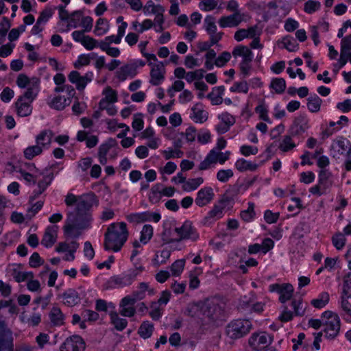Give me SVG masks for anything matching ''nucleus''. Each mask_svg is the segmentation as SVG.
<instances>
[{"label":"nucleus","mask_w":351,"mask_h":351,"mask_svg":"<svg viewBox=\"0 0 351 351\" xmlns=\"http://www.w3.org/2000/svg\"><path fill=\"white\" fill-rule=\"evenodd\" d=\"M234 176L232 169H220L217 173V179L221 182H227Z\"/></svg>","instance_id":"e2e57ef3"},{"label":"nucleus","mask_w":351,"mask_h":351,"mask_svg":"<svg viewBox=\"0 0 351 351\" xmlns=\"http://www.w3.org/2000/svg\"><path fill=\"white\" fill-rule=\"evenodd\" d=\"M204 179L201 177L197 178H191L186 180L182 185V189L185 191H192L197 189L202 183Z\"/></svg>","instance_id":"58836bf2"},{"label":"nucleus","mask_w":351,"mask_h":351,"mask_svg":"<svg viewBox=\"0 0 351 351\" xmlns=\"http://www.w3.org/2000/svg\"><path fill=\"white\" fill-rule=\"evenodd\" d=\"M308 128V119L304 116L296 117L289 129L291 136H297L303 134Z\"/></svg>","instance_id":"dca6fc26"},{"label":"nucleus","mask_w":351,"mask_h":351,"mask_svg":"<svg viewBox=\"0 0 351 351\" xmlns=\"http://www.w3.org/2000/svg\"><path fill=\"white\" fill-rule=\"evenodd\" d=\"M76 139L80 142L86 141V145L88 148H93L95 147L99 142V138L97 136H88V132L85 130L78 131L76 136Z\"/></svg>","instance_id":"b1692460"},{"label":"nucleus","mask_w":351,"mask_h":351,"mask_svg":"<svg viewBox=\"0 0 351 351\" xmlns=\"http://www.w3.org/2000/svg\"><path fill=\"white\" fill-rule=\"evenodd\" d=\"M71 103V100L66 99L65 95H57L54 97L49 105L51 108L57 110H62L66 106H68Z\"/></svg>","instance_id":"cd10ccee"},{"label":"nucleus","mask_w":351,"mask_h":351,"mask_svg":"<svg viewBox=\"0 0 351 351\" xmlns=\"http://www.w3.org/2000/svg\"><path fill=\"white\" fill-rule=\"evenodd\" d=\"M134 304H125L123 303V298L120 302V313L121 315L124 317H131L134 315L136 313V309L134 307Z\"/></svg>","instance_id":"8fccbe9b"},{"label":"nucleus","mask_w":351,"mask_h":351,"mask_svg":"<svg viewBox=\"0 0 351 351\" xmlns=\"http://www.w3.org/2000/svg\"><path fill=\"white\" fill-rule=\"evenodd\" d=\"M13 278L17 282H24L28 279H32L34 278V274L32 271H19L16 269L13 271Z\"/></svg>","instance_id":"603ef678"},{"label":"nucleus","mask_w":351,"mask_h":351,"mask_svg":"<svg viewBox=\"0 0 351 351\" xmlns=\"http://www.w3.org/2000/svg\"><path fill=\"white\" fill-rule=\"evenodd\" d=\"M226 303L219 298L207 300L202 307L204 316L210 322V328L220 325L226 317Z\"/></svg>","instance_id":"7ed1b4c3"},{"label":"nucleus","mask_w":351,"mask_h":351,"mask_svg":"<svg viewBox=\"0 0 351 351\" xmlns=\"http://www.w3.org/2000/svg\"><path fill=\"white\" fill-rule=\"evenodd\" d=\"M53 9L51 8H46L40 14L38 18V23H46L48 20L53 16Z\"/></svg>","instance_id":"774afa93"},{"label":"nucleus","mask_w":351,"mask_h":351,"mask_svg":"<svg viewBox=\"0 0 351 351\" xmlns=\"http://www.w3.org/2000/svg\"><path fill=\"white\" fill-rule=\"evenodd\" d=\"M103 94L105 95V97L101 100H104V104H112L117 101V93L111 87L108 86L103 91Z\"/></svg>","instance_id":"49530a36"},{"label":"nucleus","mask_w":351,"mask_h":351,"mask_svg":"<svg viewBox=\"0 0 351 351\" xmlns=\"http://www.w3.org/2000/svg\"><path fill=\"white\" fill-rule=\"evenodd\" d=\"M68 78L72 84H75L78 90H82L87 84L93 80V73L88 71L84 76H81L78 71H73L69 73Z\"/></svg>","instance_id":"9d476101"},{"label":"nucleus","mask_w":351,"mask_h":351,"mask_svg":"<svg viewBox=\"0 0 351 351\" xmlns=\"http://www.w3.org/2000/svg\"><path fill=\"white\" fill-rule=\"evenodd\" d=\"M307 108L311 112H317L320 110L322 100L315 94L307 99Z\"/></svg>","instance_id":"f704fd0d"},{"label":"nucleus","mask_w":351,"mask_h":351,"mask_svg":"<svg viewBox=\"0 0 351 351\" xmlns=\"http://www.w3.org/2000/svg\"><path fill=\"white\" fill-rule=\"evenodd\" d=\"M53 135V132L50 130H43L36 136V143L40 145L43 149H48L51 143Z\"/></svg>","instance_id":"5701e85b"},{"label":"nucleus","mask_w":351,"mask_h":351,"mask_svg":"<svg viewBox=\"0 0 351 351\" xmlns=\"http://www.w3.org/2000/svg\"><path fill=\"white\" fill-rule=\"evenodd\" d=\"M97 204V196L93 193L80 195L75 208V215L71 212L68 213L63 227L64 234L77 238L80 235L79 230L90 228L93 219L89 211L94 205Z\"/></svg>","instance_id":"f257e3e1"},{"label":"nucleus","mask_w":351,"mask_h":351,"mask_svg":"<svg viewBox=\"0 0 351 351\" xmlns=\"http://www.w3.org/2000/svg\"><path fill=\"white\" fill-rule=\"evenodd\" d=\"M253 328L249 319H235L230 322L226 328L227 335L232 339H237L246 336Z\"/></svg>","instance_id":"39448f33"},{"label":"nucleus","mask_w":351,"mask_h":351,"mask_svg":"<svg viewBox=\"0 0 351 351\" xmlns=\"http://www.w3.org/2000/svg\"><path fill=\"white\" fill-rule=\"evenodd\" d=\"M258 165L244 158H239L235 162L236 169L240 172L247 171H254L257 169Z\"/></svg>","instance_id":"c756f323"},{"label":"nucleus","mask_w":351,"mask_h":351,"mask_svg":"<svg viewBox=\"0 0 351 351\" xmlns=\"http://www.w3.org/2000/svg\"><path fill=\"white\" fill-rule=\"evenodd\" d=\"M40 80L37 77L32 78V85L28 86L23 95L18 99L32 103L37 97L39 92Z\"/></svg>","instance_id":"a211bd4d"},{"label":"nucleus","mask_w":351,"mask_h":351,"mask_svg":"<svg viewBox=\"0 0 351 351\" xmlns=\"http://www.w3.org/2000/svg\"><path fill=\"white\" fill-rule=\"evenodd\" d=\"M185 264L184 259L176 261L171 266V271L174 276H178L182 272Z\"/></svg>","instance_id":"680f3d73"},{"label":"nucleus","mask_w":351,"mask_h":351,"mask_svg":"<svg viewBox=\"0 0 351 351\" xmlns=\"http://www.w3.org/2000/svg\"><path fill=\"white\" fill-rule=\"evenodd\" d=\"M340 330L339 316L331 317L330 321H325L324 332L328 338L335 337Z\"/></svg>","instance_id":"2eb2a0df"},{"label":"nucleus","mask_w":351,"mask_h":351,"mask_svg":"<svg viewBox=\"0 0 351 351\" xmlns=\"http://www.w3.org/2000/svg\"><path fill=\"white\" fill-rule=\"evenodd\" d=\"M190 118L195 123H202L208 119V112L202 108L200 103H197L192 107Z\"/></svg>","instance_id":"4be33fe9"},{"label":"nucleus","mask_w":351,"mask_h":351,"mask_svg":"<svg viewBox=\"0 0 351 351\" xmlns=\"http://www.w3.org/2000/svg\"><path fill=\"white\" fill-rule=\"evenodd\" d=\"M63 303L67 306H74L81 302L78 292L74 289H69L62 295Z\"/></svg>","instance_id":"412c9836"},{"label":"nucleus","mask_w":351,"mask_h":351,"mask_svg":"<svg viewBox=\"0 0 351 351\" xmlns=\"http://www.w3.org/2000/svg\"><path fill=\"white\" fill-rule=\"evenodd\" d=\"M49 316L52 325L61 326L64 324V315L59 307L53 306Z\"/></svg>","instance_id":"7c9ffc66"},{"label":"nucleus","mask_w":351,"mask_h":351,"mask_svg":"<svg viewBox=\"0 0 351 351\" xmlns=\"http://www.w3.org/2000/svg\"><path fill=\"white\" fill-rule=\"evenodd\" d=\"M273 341L272 336L265 331L256 332L252 334L248 339L250 346L256 351H260L269 346Z\"/></svg>","instance_id":"0eeeda50"},{"label":"nucleus","mask_w":351,"mask_h":351,"mask_svg":"<svg viewBox=\"0 0 351 351\" xmlns=\"http://www.w3.org/2000/svg\"><path fill=\"white\" fill-rule=\"evenodd\" d=\"M204 27L208 34H214L217 32V26L215 23V18L211 15H208L204 19Z\"/></svg>","instance_id":"6e6d98bb"},{"label":"nucleus","mask_w":351,"mask_h":351,"mask_svg":"<svg viewBox=\"0 0 351 351\" xmlns=\"http://www.w3.org/2000/svg\"><path fill=\"white\" fill-rule=\"evenodd\" d=\"M244 16L243 13L234 12L228 16H221L219 19L218 23L221 28L235 27L244 21Z\"/></svg>","instance_id":"9b49d317"},{"label":"nucleus","mask_w":351,"mask_h":351,"mask_svg":"<svg viewBox=\"0 0 351 351\" xmlns=\"http://www.w3.org/2000/svg\"><path fill=\"white\" fill-rule=\"evenodd\" d=\"M281 44L282 45V48L291 52L296 51L299 49V45L295 39L291 36H285L281 41Z\"/></svg>","instance_id":"e433bc0d"},{"label":"nucleus","mask_w":351,"mask_h":351,"mask_svg":"<svg viewBox=\"0 0 351 351\" xmlns=\"http://www.w3.org/2000/svg\"><path fill=\"white\" fill-rule=\"evenodd\" d=\"M255 112L259 114V118L269 123H271V121L268 116V110L266 106L263 104H259L255 108Z\"/></svg>","instance_id":"0e129e2a"},{"label":"nucleus","mask_w":351,"mask_h":351,"mask_svg":"<svg viewBox=\"0 0 351 351\" xmlns=\"http://www.w3.org/2000/svg\"><path fill=\"white\" fill-rule=\"evenodd\" d=\"M30 102L18 99L15 103L16 112L20 117H27L31 114L32 108Z\"/></svg>","instance_id":"c85d7f7f"},{"label":"nucleus","mask_w":351,"mask_h":351,"mask_svg":"<svg viewBox=\"0 0 351 351\" xmlns=\"http://www.w3.org/2000/svg\"><path fill=\"white\" fill-rule=\"evenodd\" d=\"M334 143L338 147V152L340 154H344L346 151H347L348 148L350 145V143L349 141L343 137H339L334 141Z\"/></svg>","instance_id":"13d9d810"},{"label":"nucleus","mask_w":351,"mask_h":351,"mask_svg":"<svg viewBox=\"0 0 351 351\" xmlns=\"http://www.w3.org/2000/svg\"><path fill=\"white\" fill-rule=\"evenodd\" d=\"M216 164L214 150H210L203 161L199 165V169L201 171L206 170Z\"/></svg>","instance_id":"72a5a7b5"},{"label":"nucleus","mask_w":351,"mask_h":351,"mask_svg":"<svg viewBox=\"0 0 351 351\" xmlns=\"http://www.w3.org/2000/svg\"><path fill=\"white\" fill-rule=\"evenodd\" d=\"M249 90V85L246 81L236 82L230 88V90L232 93H247Z\"/></svg>","instance_id":"5fc2aeb1"},{"label":"nucleus","mask_w":351,"mask_h":351,"mask_svg":"<svg viewBox=\"0 0 351 351\" xmlns=\"http://www.w3.org/2000/svg\"><path fill=\"white\" fill-rule=\"evenodd\" d=\"M147 215L145 213H134L126 216V219L130 223H142L147 221V218L145 216Z\"/></svg>","instance_id":"4d7b16f0"},{"label":"nucleus","mask_w":351,"mask_h":351,"mask_svg":"<svg viewBox=\"0 0 351 351\" xmlns=\"http://www.w3.org/2000/svg\"><path fill=\"white\" fill-rule=\"evenodd\" d=\"M64 346H67L71 351H84L85 350V343L83 339L78 335L67 339L64 344L60 346V351H63Z\"/></svg>","instance_id":"6ab92c4d"},{"label":"nucleus","mask_w":351,"mask_h":351,"mask_svg":"<svg viewBox=\"0 0 351 351\" xmlns=\"http://www.w3.org/2000/svg\"><path fill=\"white\" fill-rule=\"evenodd\" d=\"M175 232L178 235L176 238L177 243L182 240L195 241L199 239V234L196 228L189 221H184L180 227H176Z\"/></svg>","instance_id":"6e6552de"},{"label":"nucleus","mask_w":351,"mask_h":351,"mask_svg":"<svg viewBox=\"0 0 351 351\" xmlns=\"http://www.w3.org/2000/svg\"><path fill=\"white\" fill-rule=\"evenodd\" d=\"M43 151V149L40 147V145H38L37 144L29 146L23 151L24 157L27 160H32L35 156L41 154Z\"/></svg>","instance_id":"79ce46f5"},{"label":"nucleus","mask_w":351,"mask_h":351,"mask_svg":"<svg viewBox=\"0 0 351 351\" xmlns=\"http://www.w3.org/2000/svg\"><path fill=\"white\" fill-rule=\"evenodd\" d=\"M165 80V69L162 65H153L150 71L149 83L153 86L160 85Z\"/></svg>","instance_id":"aec40b11"},{"label":"nucleus","mask_w":351,"mask_h":351,"mask_svg":"<svg viewBox=\"0 0 351 351\" xmlns=\"http://www.w3.org/2000/svg\"><path fill=\"white\" fill-rule=\"evenodd\" d=\"M149 285L147 282H141L138 289L133 291L132 295L123 298V303L125 304H134L136 301L141 300L145 297V292L148 291Z\"/></svg>","instance_id":"f8f14e48"},{"label":"nucleus","mask_w":351,"mask_h":351,"mask_svg":"<svg viewBox=\"0 0 351 351\" xmlns=\"http://www.w3.org/2000/svg\"><path fill=\"white\" fill-rule=\"evenodd\" d=\"M143 12L145 14L156 12H164L165 9L160 5H155L153 1L149 0L143 8Z\"/></svg>","instance_id":"09e8293b"},{"label":"nucleus","mask_w":351,"mask_h":351,"mask_svg":"<svg viewBox=\"0 0 351 351\" xmlns=\"http://www.w3.org/2000/svg\"><path fill=\"white\" fill-rule=\"evenodd\" d=\"M214 197L215 193L213 188L205 186L197 192L195 202L198 206L203 207L211 202Z\"/></svg>","instance_id":"ddd939ff"},{"label":"nucleus","mask_w":351,"mask_h":351,"mask_svg":"<svg viewBox=\"0 0 351 351\" xmlns=\"http://www.w3.org/2000/svg\"><path fill=\"white\" fill-rule=\"evenodd\" d=\"M331 176L330 172L328 169H321L318 175V184L322 186L323 189H328L332 182L329 180V178Z\"/></svg>","instance_id":"473e14b6"},{"label":"nucleus","mask_w":351,"mask_h":351,"mask_svg":"<svg viewBox=\"0 0 351 351\" xmlns=\"http://www.w3.org/2000/svg\"><path fill=\"white\" fill-rule=\"evenodd\" d=\"M291 134L285 136L280 144L279 148L284 152H288L295 147V143L291 140Z\"/></svg>","instance_id":"bf43d9fd"},{"label":"nucleus","mask_w":351,"mask_h":351,"mask_svg":"<svg viewBox=\"0 0 351 351\" xmlns=\"http://www.w3.org/2000/svg\"><path fill=\"white\" fill-rule=\"evenodd\" d=\"M32 79L29 80V78L23 73H21L18 75L16 78V83L17 86L21 88H25L32 85Z\"/></svg>","instance_id":"338daca9"},{"label":"nucleus","mask_w":351,"mask_h":351,"mask_svg":"<svg viewBox=\"0 0 351 351\" xmlns=\"http://www.w3.org/2000/svg\"><path fill=\"white\" fill-rule=\"evenodd\" d=\"M154 324L149 321L142 322L138 330V334L144 339L149 338L154 331Z\"/></svg>","instance_id":"2f4dec72"},{"label":"nucleus","mask_w":351,"mask_h":351,"mask_svg":"<svg viewBox=\"0 0 351 351\" xmlns=\"http://www.w3.org/2000/svg\"><path fill=\"white\" fill-rule=\"evenodd\" d=\"M137 63H129L120 67L116 72V77L121 82L125 81L128 77L133 78L137 74Z\"/></svg>","instance_id":"4468645a"},{"label":"nucleus","mask_w":351,"mask_h":351,"mask_svg":"<svg viewBox=\"0 0 351 351\" xmlns=\"http://www.w3.org/2000/svg\"><path fill=\"white\" fill-rule=\"evenodd\" d=\"M232 53L234 58L241 57V61L252 62L253 60V53L246 46L239 45L236 47L235 48H234Z\"/></svg>","instance_id":"393cba45"},{"label":"nucleus","mask_w":351,"mask_h":351,"mask_svg":"<svg viewBox=\"0 0 351 351\" xmlns=\"http://www.w3.org/2000/svg\"><path fill=\"white\" fill-rule=\"evenodd\" d=\"M346 239L343 233L339 232L334 234L332 237V243L337 250L343 248L346 245Z\"/></svg>","instance_id":"864d4df0"},{"label":"nucleus","mask_w":351,"mask_h":351,"mask_svg":"<svg viewBox=\"0 0 351 351\" xmlns=\"http://www.w3.org/2000/svg\"><path fill=\"white\" fill-rule=\"evenodd\" d=\"M269 86L277 94H282L286 88V82L283 78H274L271 80Z\"/></svg>","instance_id":"a18cd8bd"},{"label":"nucleus","mask_w":351,"mask_h":351,"mask_svg":"<svg viewBox=\"0 0 351 351\" xmlns=\"http://www.w3.org/2000/svg\"><path fill=\"white\" fill-rule=\"evenodd\" d=\"M224 208V202H220L218 204H215L213 208L208 212L206 218H214L215 219L221 218L223 215Z\"/></svg>","instance_id":"4c0bfd02"},{"label":"nucleus","mask_w":351,"mask_h":351,"mask_svg":"<svg viewBox=\"0 0 351 351\" xmlns=\"http://www.w3.org/2000/svg\"><path fill=\"white\" fill-rule=\"evenodd\" d=\"M241 217L245 221H250L255 215V212L254 210V204L249 203V206L247 210H243L241 212Z\"/></svg>","instance_id":"69168bd1"},{"label":"nucleus","mask_w":351,"mask_h":351,"mask_svg":"<svg viewBox=\"0 0 351 351\" xmlns=\"http://www.w3.org/2000/svg\"><path fill=\"white\" fill-rule=\"evenodd\" d=\"M116 145L117 141L114 138H110L99 145L97 154L107 155L110 149Z\"/></svg>","instance_id":"de8ad7c7"},{"label":"nucleus","mask_w":351,"mask_h":351,"mask_svg":"<svg viewBox=\"0 0 351 351\" xmlns=\"http://www.w3.org/2000/svg\"><path fill=\"white\" fill-rule=\"evenodd\" d=\"M175 228L171 223H166L163 224V230L161 232L160 237L163 244H169L172 243H177L176 238H173Z\"/></svg>","instance_id":"a878e982"},{"label":"nucleus","mask_w":351,"mask_h":351,"mask_svg":"<svg viewBox=\"0 0 351 351\" xmlns=\"http://www.w3.org/2000/svg\"><path fill=\"white\" fill-rule=\"evenodd\" d=\"M84 12L81 10L73 11L70 14L68 24L65 29H59L60 32H67L71 28H76L79 26V23L83 16Z\"/></svg>","instance_id":"bb28decb"},{"label":"nucleus","mask_w":351,"mask_h":351,"mask_svg":"<svg viewBox=\"0 0 351 351\" xmlns=\"http://www.w3.org/2000/svg\"><path fill=\"white\" fill-rule=\"evenodd\" d=\"M128 231L125 222L111 223L105 233L106 250L119 252L128 239Z\"/></svg>","instance_id":"f03ea898"},{"label":"nucleus","mask_w":351,"mask_h":351,"mask_svg":"<svg viewBox=\"0 0 351 351\" xmlns=\"http://www.w3.org/2000/svg\"><path fill=\"white\" fill-rule=\"evenodd\" d=\"M109 29L107 20L99 18L96 23L94 33L96 36H100L105 34Z\"/></svg>","instance_id":"c03bdc74"},{"label":"nucleus","mask_w":351,"mask_h":351,"mask_svg":"<svg viewBox=\"0 0 351 351\" xmlns=\"http://www.w3.org/2000/svg\"><path fill=\"white\" fill-rule=\"evenodd\" d=\"M321 8V3L316 0H308L304 3V11L307 14H313L319 10Z\"/></svg>","instance_id":"3c124183"},{"label":"nucleus","mask_w":351,"mask_h":351,"mask_svg":"<svg viewBox=\"0 0 351 351\" xmlns=\"http://www.w3.org/2000/svg\"><path fill=\"white\" fill-rule=\"evenodd\" d=\"M110 319L115 328L119 331H122L128 325V321L125 319L119 317L115 312L110 313Z\"/></svg>","instance_id":"37998d69"},{"label":"nucleus","mask_w":351,"mask_h":351,"mask_svg":"<svg viewBox=\"0 0 351 351\" xmlns=\"http://www.w3.org/2000/svg\"><path fill=\"white\" fill-rule=\"evenodd\" d=\"M153 234V227L149 224L144 225L141 232L140 242L143 244H147L152 238Z\"/></svg>","instance_id":"a19ab883"},{"label":"nucleus","mask_w":351,"mask_h":351,"mask_svg":"<svg viewBox=\"0 0 351 351\" xmlns=\"http://www.w3.org/2000/svg\"><path fill=\"white\" fill-rule=\"evenodd\" d=\"M97 57L95 53H90L89 54H82L78 56L77 60L74 63V66L80 69L82 66H87L90 64L91 59H95Z\"/></svg>","instance_id":"c9c22d12"},{"label":"nucleus","mask_w":351,"mask_h":351,"mask_svg":"<svg viewBox=\"0 0 351 351\" xmlns=\"http://www.w3.org/2000/svg\"><path fill=\"white\" fill-rule=\"evenodd\" d=\"M217 1L216 0H202L199 3V8L204 12L213 10L217 6Z\"/></svg>","instance_id":"052dcab7"},{"label":"nucleus","mask_w":351,"mask_h":351,"mask_svg":"<svg viewBox=\"0 0 351 351\" xmlns=\"http://www.w3.org/2000/svg\"><path fill=\"white\" fill-rule=\"evenodd\" d=\"M144 270L143 266L131 268L124 272L111 276L104 285L106 289H123L129 287Z\"/></svg>","instance_id":"20e7f679"},{"label":"nucleus","mask_w":351,"mask_h":351,"mask_svg":"<svg viewBox=\"0 0 351 351\" xmlns=\"http://www.w3.org/2000/svg\"><path fill=\"white\" fill-rule=\"evenodd\" d=\"M269 291L276 292L280 294L279 300L282 303H285L289 300L293 293V287L289 283L286 284H271L269 286Z\"/></svg>","instance_id":"1a4fd4ad"},{"label":"nucleus","mask_w":351,"mask_h":351,"mask_svg":"<svg viewBox=\"0 0 351 351\" xmlns=\"http://www.w3.org/2000/svg\"><path fill=\"white\" fill-rule=\"evenodd\" d=\"M13 332L9 328L5 317L0 314V351H13Z\"/></svg>","instance_id":"423d86ee"},{"label":"nucleus","mask_w":351,"mask_h":351,"mask_svg":"<svg viewBox=\"0 0 351 351\" xmlns=\"http://www.w3.org/2000/svg\"><path fill=\"white\" fill-rule=\"evenodd\" d=\"M58 230V227L56 225L48 226L41 240V244L47 248L52 247L57 240Z\"/></svg>","instance_id":"f3484780"},{"label":"nucleus","mask_w":351,"mask_h":351,"mask_svg":"<svg viewBox=\"0 0 351 351\" xmlns=\"http://www.w3.org/2000/svg\"><path fill=\"white\" fill-rule=\"evenodd\" d=\"M330 296L327 292L321 293L318 297L311 300V304L317 308H324L329 302Z\"/></svg>","instance_id":"ea45409f"}]
</instances>
